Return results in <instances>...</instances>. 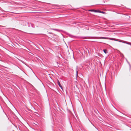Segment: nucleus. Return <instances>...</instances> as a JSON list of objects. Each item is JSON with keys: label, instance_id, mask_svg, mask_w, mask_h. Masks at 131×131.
I'll return each instance as SVG.
<instances>
[{"label": "nucleus", "instance_id": "nucleus-5", "mask_svg": "<svg viewBox=\"0 0 131 131\" xmlns=\"http://www.w3.org/2000/svg\"><path fill=\"white\" fill-rule=\"evenodd\" d=\"M103 51L106 54L108 52L107 50L106 49H105L103 50Z\"/></svg>", "mask_w": 131, "mask_h": 131}, {"label": "nucleus", "instance_id": "nucleus-10", "mask_svg": "<svg viewBox=\"0 0 131 131\" xmlns=\"http://www.w3.org/2000/svg\"><path fill=\"white\" fill-rule=\"evenodd\" d=\"M1 26V27H3V26Z\"/></svg>", "mask_w": 131, "mask_h": 131}, {"label": "nucleus", "instance_id": "nucleus-7", "mask_svg": "<svg viewBox=\"0 0 131 131\" xmlns=\"http://www.w3.org/2000/svg\"><path fill=\"white\" fill-rule=\"evenodd\" d=\"M86 37H81V39H84Z\"/></svg>", "mask_w": 131, "mask_h": 131}, {"label": "nucleus", "instance_id": "nucleus-6", "mask_svg": "<svg viewBox=\"0 0 131 131\" xmlns=\"http://www.w3.org/2000/svg\"><path fill=\"white\" fill-rule=\"evenodd\" d=\"M52 29L53 30H54L56 31H59L60 30L59 29Z\"/></svg>", "mask_w": 131, "mask_h": 131}, {"label": "nucleus", "instance_id": "nucleus-9", "mask_svg": "<svg viewBox=\"0 0 131 131\" xmlns=\"http://www.w3.org/2000/svg\"><path fill=\"white\" fill-rule=\"evenodd\" d=\"M100 12L101 13H103V12H101H101Z\"/></svg>", "mask_w": 131, "mask_h": 131}, {"label": "nucleus", "instance_id": "nucleus-3", "mask_svg": "<svg viewBox=\"0 0 131 131\" xmlns=\"http://www.w3.org/2000/svg\"><path fill=\"white\" fill-rule=\"evenodd\" d=\"M76 75H77V76H78V67L77 66V67L76 68Z\"/></svg>", "mask_w": 131, "mask_h": 131}, {"label": "nucleus", "instance_id": "nucleus-2", "mask_svg": "<svg viewBox=\"0 0 131 131\" xmlns=\"http://www.w3.org/2000/svg\"><path fill=\"white\" fill-rule=\"evenodd\" d=\"M57 83L59 86L62 89V85L60 84V82L58 80H57Z\"/></svg>", "mask_w": 131, "mask_h": 131}, {"label": "nucleus", "instance_id": "nucleus-1", "mask_svg": "<svg viewBox=\"0 0 131 131\" xmlns=\"http://www.w3.org/2000/svg\"><path fill=\"white\" fill-rule=\"evenodd\" d=\"M99 39H109L112 40H114L116 41H117L119 42H122L124 43H126L128 44V45H130L131 44V42H128L126 41H124V42H122V41H120L118 40H116L115 38H108V37H98Z\"/></svg>", "mask_w": 131, "mask_h": 131}, {"label": "nucleus", "instance_id": "nucleus-8", "mask_svg": "<svg viewBox=\"0 0 131 131\" xmlns=\"http://www.w3.org/2000/svg\"><path fill=\"white\" fill-rule=\"evenodd\" d=\"M69 36L71 37V38H73V37H74V36L71 35H69Z\"/></svg>", "mask_w": 131, "mask_h": 131}, {"label": "nucleus", "instance_id": "nucleus-4", "mask_svg": "<svg viewBox=\"0 0 131 131\" xmlns=\"http://www.w3.org/2000/svg\"><path fill=\"white\" fill-rule=\"evenodd\" d=\"M89 11H91V12H97V11L96 10H93V9H91L89 10Z\"/></svg>", "mask_w": 131, "mask_h": 131}]
</instances>
